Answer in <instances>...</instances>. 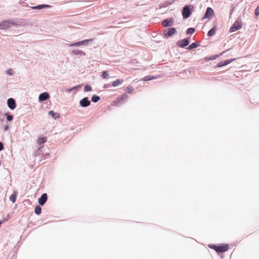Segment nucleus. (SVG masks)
Wrapping results in <instances>:
<instances>
[{
  "label": "nucleus",
  "mask_w": 259,
  "mask_h": 259,
  "mask_svg": "<svg viewBox=\"0 0 259 259\" xmlns=\"http://www.w3.org/2000/svg\"><path fill=\"white\" fill-rule=\"evenodd\" d=\"M224 66V62H219L217 65V66L218 67H222Z\"/></svg>",
  "instance_id": "nucleus-33"
},
{
  "label": "nucleus",
  "mask_w": 259,
  "mask_h": 259,
  "mask_svg": "<svg viewBox=\"0 0 259 259\" xmlns=\"http://www.w3.org/2000/svg\"><path fill=\"white\" fill-rule=\"evenodd\" d=\"M80 106L82 107H86L90 105V101L88 100V98H84L79 102Z\"/></svg>",
  "instance_id": "nucleus-7"
},
{
  "label": "nucleus",
  "mask_w": 259,
  "mask_h": 259,
  "mask_svg": "<svg viewBox=\"0 0 259 259\" xmlns=\"http://www.w3.org/2000/svg\"><path fill=\"white\" fill-rule=\"evenodd\" d=\"M154 78H155V77L154 76L151 77L150 76H146L144 78L143 80L145 81H148Z\"/></svg>",
  "instance_id": "nucleus-27"
},
{
  "label": "nucleus",
  "mask_w": 259,
  "mask_h": 259,
  "mask_svg": "<svg viewBox=\"0 0 259 259\" xmlns=\"http://www.w3.org/2000/svg\"><path fill=\"white\" fill-rule=\"evenodd\" d=\"M108 76H109V75H108V73L107 71H104L102 72V76L103 77V78H104V79L108 78Z\"/></svg>",
  "instance_id": "nucleus-26"
},
{
  "label": "nucleus",
  "mask_w": 259,
  "mask_h": 259,
  "mask_svg": "<svg viewBox=\"0 0 259 259\" xmlns=\"http://www.w3.org/2000/svg\"><path fill=\"white\" fill-rule=\"evenodd\" d=\"M214 15L213 10L211 8H207L205 13L204 18H209Z\"/></svg>",
  "instance_id": "nucleus-6"
},
{
  "label": "nucleus",
  "mask_w": 259,
  "mask_h": 259,
  "mask_svg": "<svg viewBox=\"0 0 259 259\" xmlns=\"http://www.w3.org/2000/svg\"><path fill=\"white\" fill-rule=\"evenodd\" d=\"M198 46H199L198 44H197V43L193 42L191 45L189 46L188 49H189V50L193 49L194 48H197Z\"/></svg>",
  "instance_id": "nucleus-25"
},
{
  "label": "nucleus",
  "mask_w": 259,
  "mask_h": 259,
  "mask_svg": "<svg viewBox=\"0 0 259 259\" xmlns=\"http://www.w3.org/2000/svg\"><path fill=\"white\" fill-rule=\"evenodd\" d=\"M41 207L38 205H36L35 208V213L36 214L39 215L41 213Z\"/></svg>",
  "instance_id": "nucleus-19"
},
{
  "label": "nucleus",
  "mask_w": 259,
  "mask_h": 259,
  "mask_svg": "<svg viewBox=\"0 0 259 259\" xmlns=\"http://www.w3.org/2000/svg\"><path fill=\"white\" fill-rule=\"evenodd\" d=\"M46 141H47V137H40L37 140V144H38L39 145H40V144H43L45 142H46Z\"/></svg>",
  "instance_id": "nucleus-18"
},
{
  "label": "nucleus",
  "mask_w": 259,
  "mask_h": 259,
  "mask_svg": "<svg viewBox=\"0 0 259 259\" xmlns=\"http://www.w3.org/2000/svg\"><path fill=\"white\" fill-rule=\"evenodd\" d=\"M242 23L239 21H236L232 26L229 30L230 32L236 31L241 28Z\"/></svg>",
  "instance_id": "nucleus-3"
},
{
  "label": "nucleus",
  "mask_w": 259,
  "mask_h": 259,
  "mask_svg": "<svg viewBox=\"0 0 259 259\" xmlns=\"http://www.w3.org/2000/svg\"><path fill=\"white\" fill-rule=\"evenodd\" d=\"M127 98V96L126 94H123L120 97L118 98L115 101H114V105H117V104L121 102Z\"/></svg>",
  "instance_id": "nucleus-11"
},
{
  "label": "nucleus",
  "mask_w": 259,
  "mask_h": 259,
  "mask_svg": "<svg viewBox=\"0 0 259 259\" xmlns=\"http://www.w3.org/2000/svg\"><path fill=\"white\" fill-rule=\"evenodd\" d=\"M123 82V79L122 78H118L117 80L114 81L112 83V86L116 87L121 85Z\"/></svg>",
  "instance_id": "nucleus-14"
},
{
  "label": "nucleus",
  "mask_w": 259,
  "mask_h": 259,
  "mask_svg": "<svg viewBox=\"0 0 259 259\" xmlns=\"http://www.w3.org/2000/svg\"><path fill=\"white\" fill-rule=\"evenodd\" d=\"M91 39H86L82 41H78L77 42L71 44L69 45V46L70 47H73V46H79L80 45H84L85 43L87 41H91Z\"/></svg>",
  "instance_id": "nucleus-13"
},
{
  "label": "nucleus",
  "mask_w": 259,
  "mask_h": 259,
  "mask_svg": "<svg viewBox=\"0 0 259 259\" xmlns=\"http://www.w3.org/2000/svg\"><path fill=\"white\" fill-rule=\"evenodd\" d=\"M182 14L184 18L185 19L188 18L190 16L191 14V12L190 8L188 6H185L183 8Z\"/></svg>",
  "instance_id": "nucleus-5"
},
{
  "label": "nucleus",
  "mask_w": 259,
  "mask_h": 259,
  "mask_svg": "<svg viewBox=\"0 0 259 259\" xmlns=\"http://www.w3.org/2000/svg\"><path fill=\"white\" fill-rule=\"evenodd\" d=\"M8 105L11 109H14L16 107V103L14 99L10 98L8 100Z\"/></svg>",
  "instance_id": "nucleus-8"
},
{
  "label": "nucleus",
  "mask_w": 259,
  "mask_h": 259,
  "mask_svg": "<svg viewBox=\"0 0 259 259\" xmlns=\"http://www.w3.org/2000/svg\"><path fill=\"white\" fill-rule=\"evenodd\" d=\"M134 90V89L132 86H128L125 89V91H126L128 93H132Z\"/></svg>",
  "instance_id": "nucleus-24"
},
{
  "label": "nucleus",
  "mask_w": 259,
  "mask_h": 259,
  "mask_svg": "<svg viewBox=\"0 0 259 259\" xmlns=\"http://www.w3.org/2000/svg\"><path fill=\"white\" fill-rule=\"evenodd\" d=\"M47 200V194L44 193L38 199V203L40 205H44Z\"/></svg>",
  "instance_id": "nucleus-10"
},
{
  "label": "nucleus",
  "mask_w": 259,
  "mask_h": 259,
  "mask_svg": "<svg viewBox=\"0 0 259 259\" xmlns=\"http://www.w3.org/2000/svg\"><path fill=\"white\" fill-rule=\"evenodd\" d=\"M7 73L9 75H12L13 74V70L11 69H9L7 71Z\"/></svg>",
  "instance_id": "nucleus-34"
},
{
  "label": "nucleus",
  "mask_w": 259,
  "mask_h": 259,
  "mask_svg": "<svg viewBox=\"0 0 259 259\" xmlns=\"http://www.w3.org/2000/svg\"><path fill=\"white\" fill-rule=\"evenodd\" d=\"M105 88H108L110 87V84H106L104 86Z\"/></svg>",
  "instance_id": "nucleus-38"
},
{
  "label": "nucleus",
  "mask_w": 259,
  "mask_h": 259,
  "mask_svg": "<svg viewBox=\"0 0 259 259\" xmlns=\"http://www.w3.org/2000/svg\"><path fill=\"white\" fill-rule=\"evenodd\" d=\"M50 98V96L48 93L45 92L39 95V100L40 101H44L47 100Z\"/></svg>",
  "instance_id": "nucleus-12"
},
{
  "label": "nucleus",
  "mask_w": 259,
  "mask_h": 259,
  "mask_svg": "<svg viewBox=\"0 0 259 259\" xmlns=\"http://www.w3.org/2000/svg\"><path fill=\"white\" fill-rule=\"evenodd\" d=\"M8 128H9V126L6 125L4 127V131H7L8 130Z\"/></svg>",
  "instance_id": "nucleus-36"
},
{
  "label": "nucleus",
  "mask_w": 259,
  "mask_h": 259,
  "mask_svg": "<svg viewBox=\"0 0 259 259\" xmlns=\"http://www.w3.org/2000/svg\"><path fill=\"white\" fill-rule=\"evenodd\" d=\"M100 98L99 96L94 95V96H92L91 100H92V101L96 103L100 100Z\"/></svg>",
  "instance_id": "nucleus-23"
},
{
  "label": "nucleus",
  "mask_w": 259,
  "mask_h": 259,
  "mask_svg": "<svg viewBox=\"0 0 259 259\" xmlns=\"http://www.w3.org/2000/svg\"><path fill=\"white\" fill-rule=\"evenodd\" d=\"M234 60H235L234 59L225 60V62H224V66L229 64V63H230L232 61H233Z\"/></svg>",
  "instance_id": "nucleus-31"
},
{
  "label": "nucleus",
  "mask_w": 259,
  "mask_h": 259,
  "mask_svg": "<svg viewBox=\"0 0 259 259\" xmlns=\"http://www.w3.org/2000/svg\"><path fill=\"white\" fill-rule=\"evenodd\" d=\"M172 23V22L170 20H169V19H167L164 20L162 22V25L164 27H167V26H170Z\"/></svg>",
  "instance_id": "nucleus-15"
},
{
  "label": "nucleus",
  "mask_w": 259,
  "mask_h": 259,
  "mask_svg": "<svg viewBox=\"0 0 259 259\" xmlns=\"http://www.w3.org/2000/svg\"><path fill=\"white\" fill-rule=\"evenodd\" d=\"M5 115L7 116V119L8 121H11L13 120V117L12 115L8 114L7 113Z\"/></svg>",
  "instance_id": "nucleus-29"
},
{
  "label": "nucleus",
  "mask_w": 259,
  "mask_h": 259,
  "mask_svg": "<svg viewBox=\"0 0 259 259\" xmlns=\"http://www.w3.org/2000/svg\"><path fill=\"white\" fill-rule=\"evenodd\" d=\"M49 114L55 118H58L59 117V114L57 113H55L53 111H50Z\"/></svg>",
  "instance_id": "nucleus-22"
},
{
  "label": "nucleus",
  "mask_w": 259,
  "mask_h": 259,
  "mask_svg": "<svg viewBox=\"0 0 259 259\" xmlns=\"http://www.w3.org/2000/svg\"><path fill=\"white\" fill-rule=\"evenodd\" d=\"M16 193H13L10 195L9 199L13 203H14L16 200Z\"/></svg>",
  "instance_id": "nucleus-20"
},
{
  "label": "nucleus",
  "mask_w": 259,
  "mask_h": 259,
  "mask_svg": "<svg viewBox=\"0 0 259 259\" xmlns=\"http://www.w3.org/2000/svg\"><path fill=\"white\" fill-rule=\"evenodd\" d=\"M72 53L75 55H85L83 52H82L80 50H77V49L73 50L72 51Z\"/></svg>",
  "instance_id": "nucleus-16"
},
{
  "label": "nucleus",
  "mask_w": 259,
  "mask_h": 259,
  "mask_svg": "<svg viewBox=\"0 0 259 259\" xmlns=\"http://www.w3.org/2000/svg\"><path fill=\"white\" fill-rule=\"evenodd\" d=\"M4 149L3 144L2 143L0 142V151Z\"/></svg>",
  "instance_id": "nucleus-35"
},
{
  "label": "nucleus",
  "mask_w": 259,
  "mask_h": 259,
  "mask_svg": "<svg viewBox=\"0 0 259 259\" xmlns=\"http://www.w3.org/2000/svg\"><path fill=\"white\" fill-rule=\"evenodd\" d=\"M15 25V22L11 20H4L0 22V29H4L10 27L11 26Z\"/></svg>",
  "instance_id": "nucleus-2"
},
{
  "label": "nucleus",
  "mask_w": 259,
  "mask_h": 259,
  "mask_svg": "<svg viewBox=\"0 0 259 259\" xmlns=\"http://www.w3.org/2000/svg\"><path fill=\"white\" fill-rule=\"evenodd\" d=\"M92 90V88L89 85H86L84 88V91L85 92H89Z\"/></svg>",
  "instance_id": "nucleus-28"
},
{
  "label": "nucleus",
  "mask_w": 259,
  "mask_h": 259,
  "mask_svg": "<svg viewBox=\"0 0 259 259\" xmlns=\"http://www.w3.org/2000/svg\"><path fill=\"white\" fill-rule=\"evenodd\" d=\"M176 29L174 28H169L168 30H165L163 33L165 35L171 36L176 32Z\"/></svg>",
  "instance_id": "nucleus-9"
},
{
  "label": "nucleus",
  "mask_w": 259,
  "mask_h": 259,
  "mask_svg": "<svg viewBox=\"0 0 259 259\" xmlns=\"http://www.w3.org/2000/svg\"><path fill=\"white\" fill-rule=\"evenodd\" d=\"M255 14L256 16L259 15V6L256 8L255 10Z\"/></svg>",
  "instance_id": "nucleus-32"
},
{
  "label": "nucleus",
  "mask_w": 259,
  "mask_h": 259,
  "mask_svg": "<svg viewBox=\"0 0 259 259\" xmlns=\"http://www.w3.org/2000/svg\"><path fill=\"white\" fill-rule=\"evenodd\" d=\"M50 6L47 5H40L35 7H32L33 9H41L45 8H50Z\"/></svg>",
  "instance_id": "nucleus-17"
},
{
  "label": "nucleus",
  "mask_w": 259,
  "mask_h": 259,
  "mask_svg": "<svg viewBox=\"0 0 259 259\" xmlns=\"http://www.w3.org/2000/svg\"><path fill=\"white\" fill-rule=\"evenodd\" d=\"M189 44V38L181 39L178 41L177 45L181 48H184Z\"/></svg>",
  "instance_id": "nucleus-4"
},
{
  "label": "nucleus",
  "mask_w": 259,
  "mask_h": 259,
  "mask_svg": "<svg viewBox=\"0 0 259 259\" xmlns=\"http://www.w3.org/2000/svg\"><path fill=\"white\" fill-rule=\"evenodd\" d=\"M195 31V29L193 28H189L187 30V34H191L194 33Z\"/></svg>",
  "instance_id": "nucleus-30"
},
{
  "label": "nucleus",
  "mask_w": 259,
  "mask_h": 259,
  "mask_svg": "<svg viewBox=\"0 0 259 259\" xmlns=\"http://www.w3.org/2000/svg\"><path fill=\"white\" fill-rule=\"evenodd\" d=\"M210 248L215 250L217 252L222 253L228 250L229 248V244H226L221 245L220 246H217L215 245L209 244L208 245Z\"/></svg>",
  "instance_id": "nucleus-1"
},
{
  "label": "nucleus",
  "mask_w": 259,
  "mask_h": 259,
  "mask_svg": "<svg viewBox=\"0 0 259 259\" xmlns=\"http://www.w3.org/2000/svg\"><path fill=\"white\" fill-rule=\"evenodd\" d=\"M215 33V27H213L211 28L207 33L208 36H211L213 35Z\"/></svg>",
  "instance_id": "nucleus-21"
},
{
  "label": "nucleus",
  "mask_w": 259,
  "mask_h": 259,
  "mask_svg": "<svg viewBox=\"0 0 259 259\" xmlns=\"http://www.w3.org/2000/svg\"><path fill=\"white\" fill-rule=\"evenodd\" d=\"M215 58L214 57H211L210 58H209L208 59H206V60H212V59H214Z\"/></svg>",
  "instance_id": "nucleus-37"
}]
</instances>
